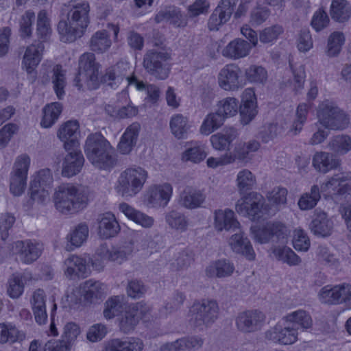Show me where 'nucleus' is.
I'll return each mask as SVG.
<instances>
[{"mask_svg": "<svg viewBox=\"0 0 351 351\" xmlns=\"http://www.w3.org/2000/svg\"><path fill=\"white\" fill-rule=\"evenodd\" d=\"M84 153L88 161L99 169L110 170L117 162L114 148L100 133L88 136Z\"/></svg>", "mask_w": 351, "mask_h": 351, "instance_id": "obj_1", "label": "nucleus"}, {"mask_svg": "<svg viewBox=\"0 0 351 351\" xmlns=\"http://www.w3.org/2000/svg\"><path fill=\"white\" fill-rule=\"evenodd\" d=\"M57 210L62 213H75L86 207L88 202V189L70 184H62L54 193Z\"/></svg>", "mask_w": 351, "mask_h": 351, "instance_id": "obj_2", "label": "nucleus"}, {"mask_svg": "<svg viewBox=\"0 0 351 351\" xmlns=\"http://www.w3.org/2000/svg\"><path fill=\"white\" fill-rule=\"evenodd\" d=\"M147 177V172L141 167L128 168L119 177L117 191L123 197H134L141 191Z\"/></svg>", "mask_w": 351, "mask_h": 351, "instance_id": "obj_3", "label": "nucleus"}, {"mask_svg": "<svg viewBox=\"0 0 351 351\" xmlns=\"http://www.w3.org/2000/svg\"><path fill=\"white\" fill-rule=\"evenodd\" d=\"M219 308L214 300L195 301L190 309V324L200 330L210 326L218 318Z\"/></svg>", "mask_w": 351, "mask_h": 351, "instance_id": "obj_4", "label": "nucleus"}, {"mask_svg": "<svg viewBox=\"0 0 351 351\" xmlns=\"http://www.w3.org/2000/svg\"><path fill=\"white\" fill-rule=\"evenodd\" d=\"M318 123L326 129L342 130L349 124L348 115L333 101L325 100L317 110Z\"/></svg>", "mask_w": 351, "mask_h": 351, "instance_id": "obj_5", "label": "nucleus"}, {"mask_svg": "<svg viewBox=\"0 0 351 351\" xmlns=\"http://www.w3.org/2000/svg\"><path fill=\"white\" fill-rule=\"evenodd\" d=\"M250 231L253 239L260 244H285L287 242V228L281 222L268 221L263 225L251 227Z\"/></svg>", "mask_w": 351, "mask_h": 351, "instance_id": "obj_6", "label": "nucleus"}, {"mask_svg": "<svg viewBox=\"0 0 351 351\" xmlns=\"http://www.w3.org/2000/svg\"><path fill=\"white\" fill-rule=\"evenodd\" d=\"M102 81L112 88H116L124 81L128 86L134 85L139 90L145 88V84L133 75L129 64L126 62H119L108 68L102 77Z\"/></svg>", "mask_w": 351, "mask_h": 351, "instance_id": "obj_7", "label": "nucleus"}, {"mask_svg": "<svg viewBox=\"0 0 351 351\" xmlns=\"http://www.w3.org/2000/svg\"><path fill=\"white\" fill-rule=\"evenodd\" d=\"M99 64L93 53H84L79 60V70L74 79V85L80 89L83 83L90 88H95L98 81Z\"/></svg>", "mask_w": 351, "mask_h": 351, "instance_id": "obj_8", "label": "nucleus"}, {"mask_svg": "<svg viewBox=\"0 0 351 351\" xmlns=\"http://www.w3.org/2000/svg\"><path fill=\"white\" fill-rule=\"evenodd\" d=\"M171 58L165 51L151 49L143 57V66L147 72L158 80H165L170 73V65L167 61Z\"/></svg>", "mask_w": 351, "mask_h": 351, "instance_id": "obj_9", "label": "nucleus"}, {"mask_svg": "<svg viewBox=\"0 0 351 351\" xmlns=\"http://www.w3.org/2000/svg\"><path fill=\"white\" fill-rule=\"evenodd\" d=\"M29 165L30 158L27 154H21L15 160L10 178V190L15 196L24 193Z\"/></svg>", "mask_w": 351, "mask_h": 351, "instance_id": "obj_10", "label": "nucleus"}, {"mask_svg": "<svg viewBox=\"0 0 351 351\" xmlns=\"http://www.w3.org/2000/svg\"><path fill=\"white\" fill-rule=\"evenodd\" d=\"M265 202L262 195L251 192L237 202L235 210L244 217H249L253 220L258 219L263 214Z\"/></svg>", "mask_w": 351, "mask_h": 351, "instance_id": "obj_11", "label": "nucleus"}, {"mask_svg": "<svg viewBox=\"0 0 351 351\" xmlns=\"http://www.w3.org/2000/svg\"><path fill=\"white\" fill-rule=\"evenodd\" d=\"M12 248L21 263L29 265L39 258L44 246L36 240L26 239L14 242Z\"/></svg>", "mask_w": 351, "mask_h": 351, "instance_id": "obj_12", "label": "nucleus"}, {"mask_svg": "<svg viewBox=\"0 0 351 351\" xmlns=\"http://www.w3.org/2000/svg\"><path fill=\"white\" fill-rule=\"evenodd\" d=\"M265 321V314L258 310H248L240 313L236 318L237 329L243 333L256 332Z\"/></svg>", "mask_w": 351, "mask_h": 351, "instance_id": "obj_13", "label": "nucleus"}, {"mask_svg": "<svg viewBox=\"0 0 351 351\" xmlns=\"http://www.w3.org/2000/svg\"><path fill=\"white\" fill-rule=\"evenodd\" d=\"M298 329L277 324L265 332L266 340L281 345H291L298 341Z\"/></svg>", "mask_w": 351, "mask_h": 351, "instance_id": "obj_14", "label": "nucleus"}, {"mask_svg": "<svg viewBox=\"0 0 351 351\" xmlns=\"http://www.w3.org/2000/svg\"><path fill=\"white\" fill-rule=\"evenodd\" d=\"M90 6L88 2L71 0L61 8L62 18L71 19L85 25L89 24Z\"/></svg>", "mask_w": 351, "mask_h": 351, "instance_id": "obj_15", "label": "nucleus"}, {"mask_svg": "<svg viewBox=\"0 0 351 351\" xmlns=\"http://www.w3.org/2000/svg\"><path fill=\"white\" fill-rule=\"evenodd\" d=\"M241 71L235 64H229L223 67L218 75L219 86L225 90L234 91L241 87Z\"/></svg>", "mask_w": 351, "mask_h": 351, "instance_id": "obj_16", "label": "nucleus"}, {"mask_svg": "<svg viewBox=\"0 0 351 351\" xmlns=\"http://www.w3.org/2000/svg\"><path fill=\"white\" fill-rule=\"evenodd\" d=\"M87 27L73 19L62 18L58 24V32L62 42L73 43L83 36Z\"/></svg>", "mask_w": 351, "mask_h": 351, "instance_id": "obj_17", "label": "nucleus"}, {"mask_svg": "<svg viewBox=\"0 0 351 351\" xmlns=\"http://www.w3.org/2000/svg\"><path fill=\"white\" fill-rule=\"evenodd\" d=\"M238 0H221L210 16L208 25L210 30H217L230 19Z\"/></svg>", "mask_w": 351, "mask_h": 351, "instance_id": "obj_18", "label": "nucleus"}, {"mask_svg": "<svg viewBox=\"0 0 351 351\" xmlns=\"http://www.w3.org/2000/svg\"><path fill=\"white\" fill-rule=\"evenodd\" d=\"M172 193V186L169 183L152 185L147 191V204L152 207L165 208L170 201Z\"/></svg>", "mask_w": 351, "mask_h": 351, "instance_id": "obj_19", "label": "nucleus"}, {"mask_svg": "<svg viewBox=\"0 0 351 351\" xmlns=\"http://www.w3.org/2000/svg\"><path fill=\"white\" fill-rule=\"evenodd\" d=\"M134 250V242L132 239L121 243L117 247H113L109 250L106 245H101L97 250V254L101 258L108 261L121 263L126 260Z\"/></svg>", "mask_w": 351, "mask_h": 351, "instance_id": "obj_20", "label": "nucleus"}, {"mask_svg": "<svg viewBox=\"0 0 351 351\" xmlns=\"http://www.w3.org/2000/svg\"><path fill=\"white\" fill-rule=\"evenodd\" d=\"M64 274L69 278H86L90 273L87 261L77 255H70L64 261Z\"/></svg>", "mask_w": 351, "mask_h": 351, "instance_id": "obj_21", "label": "nucleus"}, {"mask_svg": "<svg viewBox=\"0 0 351 351\" xmlns=\"http://www.w3.org/2000/svg\"><path fill=\"white\" fill-rule=\"evenodd\" d=\"M45 47L43 41L35 42L28 46L25 51L22 65L27 73L34 74V70L41 61Z\"/></svg>", "mask_w": 351, "mask_h": 351, "instance_id": "obj_22", "label": "nucleus"}, {"mask_svg": "<svg viewBox=\"0 0 351 351\" xmlns=\"http://www.w3.org/2000/svg\"><path fill=\"white\" fill-rule=\"evenodd\" d=\"M204 339L199 335H194L166 343L160 347V351H191L200 349Z\"/></svg>", "mask_w": 351, "mask_h": 351, "instance_id": "obj_23", "label": "nucleus"}, {"mask_svg": "<svg viewBox=\"0 0 351 351\" xmlns=\"http://www.w3.org/2000/svg\"><path fill=\"white\" fill-rule=\"evenodd\" d=\"M79 123L77 121H68L58 130V136L64 143V147L69 151L78 146Z\"/></svg>", "mask_w": 351, "mask_h": 351, "instance_id": "obj_24", "label": "nucleus"}, {"mask_svg": "<svg viewBox=\"0 0 351 351\" xmlns=\"http://www.w3.org/2000/svg\"><path fill=\"white\" fill-rule=\"evenodd\" d=\"M229 244L234 252L244 256L250 261L255 258V252L252 245L247 237H244V234L240 228L232 235Z\"/></svg>", "mask_w": 351, "mask_h": 351, "instance_id": "obj_25", "label": "nucleus"}, {"mask_svg": "<svg viewBox=\"0 0 351 351\" xmlns=\"http://www.w3.org/2000/svg\"><path fill=\"white\" fill-rule=\"evenodd\" d=\"M243 104L240 106L241 121L242 124H248L256 115V98L253 90H245L242 97Z\"/></svg>", "mask_w": 351, "mask_h": 351, "instance_id": "obj_26", "label": "nucleus"}, {"mask_svg": "<svg viewBox=\"0 0 351 351\" xmlns=\"http://www.w3.org/2000/svg\"><path fill=\"white\" fill-rule=\"evenodd\" d=\"M84 163V158L80 151L69 152L64 158L62 174L70 178L79 173Z\"/></svg>", "mask_w": 351, "mask_h": 351, "instance_id": "obj_27", "label": "nucleus"}, {"mask_svg": "<svg viewBox=\"0 0 351 351\" xmlns=\"http://www.w3.org/2000/svg\"><path fill=\"white\" fill-rule=\"evenodd\" d=\"M214 226L217 231H237L240 224L234 217L232 210H218L215 212Z\"/></svg>", "mask_w": 351, "mask_h": 351, "instance_id": "obj_28", "label": "nucleus"}, {"mask_svg": "<svg viewBox=\"0 0 351 351\" xmlns=\"http://www.w3.org/2000/svg\"><path fill=\"white\" fill-rule=\"evenodd\" d=\"M251 49L252 46L247 41L236 38L224 47L221 53L226 58L237 60L247 56Z\"/></svg>", "mask_w": 351, "mask_h": 351, "instance_id": "obj_29", "label": "nucleus"}, {"mask_svg": "<svg viewBox=\"0 0 351 351\" xmlns=\"http://www.w3.org/2000/svg\"><path fill=\"white\" fill-rule=\"evenodd\" d=\"M140 129L141 125L136 122L127 128L118 144V150L121 154L130 153L136 144Z\"/></svg>", "mask_w": 351, "mask_h": 351, "instance_id": "obj_30", "label": "nucleus"}, {"mask_svg": "<svg viewBox=\"0 0 351 351\" xmlns=\"http://www.w3.org/2000/svg\"><path fill=\"white\" fill-rule=\"evenodd\" d=\"M99 234L103 239L114 237L119 231L120 227L114 215L111 213L101 214L98 218Z\"/></svg>", "mask_w": 351, "mask_h": 351, "instance_id": "obj_31", "label": "nucleus"}, {"mask_svg": "<svg viewBox=\"0 0 351 351\" xmlns=\"http://www.w3.org/2000/svg\"><path fill=\"white\" fill-rule=\"evenodd\" d=\"M314 234L326 237L331 234L333 223L324 212H317L309 225Z\"/></svg>", "mask_w": 351, "mask_h": 351, "instance_id": "obj_32", "label": "nucleus"}, {"mask_svg": "<svg viewBox=\"0 0 351 351\" xmlns=\"http://www.w3.org/2000/svg\"><path fill=\"white\" fill-rule=\"evenodd\" d=\"M205 198V195L201 191L186 188L181 193L178 202L185 208L195 209L201 206Z\"/></svg>", "mask_w": 351, "mask_h": 351, "instance_id": "obj_33", "label": "nucleus"}, {"mask_svg": "<svg viewBox=\"0 0 351 351\" xmlns=\"http://www.w3.org/2000/svg\"><path fill=\"white\" fill-rule=\"evenodd\" d=\"M119 208L128 219L143 228H149L154 225V219L153 217L134 209L127 203L120 204Z\"/></svg>", "mask_w": 351, "mask_h": 351, "instance_id": "obj_34", "label": "nucleus"}, {"mask_svg": "<svg viewBox=\"0 0 351 351\" xmlns=\"http://www.w3.org/2000/svg\"><path fill=\"white\" fill-rule=\"evenodd\" d=\"M165 219L169 228L184 232L188 230L189 220L184 213L177 209H172L165 213Z\"/></svg>", "mask_w": 351, "mask_h": 351, "instance_id": "obj_35", "label": "nucleus"}, {"mask_svg": "<svg viewBox=\"0 0 351 351\" xmlns=\"http://www.w3.org/2000/svg\"><path fill=\"white\" fill-rule=\"evenodd\" d=\"M339 165V160L328 152H316L313 158V165L315 169L324 173L337 168Z\"/></svg>", "mask_w": 351, "mask_h": 351, "instance_id": "obj_36", "label": "nucleus"}, {"mask_svg": "<svg viewBox=\"0 0 351 351\" xmlns=\"http://www.w3.org/2000/svg\"><path fill=\"white\" fill-rule=\"evenodd\" d=\"M234 267L229 261L221 259L211 263L206 268V274L209 278H226L231 276Z\"/></svg>", "mask_w": 351, "mask_h": 351, "instance_id": "obj_37", "label": "nucleus"}, {"mask_svg": "<svg viewBox=\"0 0 351 351\" xmlns=\"http://www.w3.org/2000/svg\"><path fill=\"white\" fill-rule=\"evenodd\" d=\"M169 128L171 134L177 139H183L186 138L191 125L187 117L182 114H173L169 121Z\"/></svg>", "mask_w": 351, "mask_h": 351, "instance_id": "obj_38", "label": "nucleus"}, {"mask_svg": "<svg viewBox=\"0 0 351 351\" xmlns=\"http://www.w3.org/2000/svg\"><path fill=\"white\" fill-rule=\"evenodd\" d=\"M26 338L25 333L12 324H0V343H21Z\"/></svg>", "mask_w": 351, "mask_h": 351, "instance_id": "obj_39", "label": "nucleus"}, {"mask_svg": "<svg viewBox=\"0 0 351 351\" xmlns=\"http://www.w3.org/2000/svg\"><path fill=\"white\" fill-rule=\"evenodd\" d=\"M157 23L168 21L177 27H184L186 21L180 10L175 7H169L160 10L155 16Z\"/></svg>", "mask_w": 351, "mask_h": 351, "instance_id": "obj_40", "label": "nucleus"}, {"mask_svg": "<svg viewBox=\"0 0 351 351\" xmlns=\"http://www.w3.org/2000/svg\"><path fill=\"white\" fill-rule=\"evenodd\" d=\"M84 298L90 302L101 299L106 293V286L99 281L88 280L84 283Z\"/></svg>", "mask_w": 351, "mask_h": 351, "instance_id": "obj_41", "label": "nucleus"}, {"mask_svg": "<svg viewBox=\"0 0 351 351\" xmlns=\"http://www.w3.org/2000/svg\"><path fill=\"white\" fill-rule=\"evenodd\" d=\"M330 14L335 21L343 23L351 16V7L346 0H332Z\"/></svg>", "mask_w": 351, "mask_h": 351, "instance_id": "obj_42", "label": "nucleus"}, {"mask_svg": "<svg viewBox=\"0 0 351 351\" xmlns=\"http://www.w3.org/2000/svg\"><path fill=\"white\" fill-rule=\"evenodd\" d=\"M118 321L119 329L124 334L133 331L138 324V316L130 305L120 313Z\"/></svg>", "mask_w": 351, "mask_h": 351, "instance_id": "obj_43", "label": "nucleus"}, {"mask_svg": "<svg viewBox=\"0 0 351 351\" xmlns=\"http://www.w3.org/2000/svg\"><path fill=\"white\" fill-rule=\"evenodd\" d=\"M207 156L205 145L199 141H192L182 154V159L194 163L204 160Z\"/></svg>", "mask_w": 351, "mask_h": 351, "instance_id": "obj_44", "label": "nucleus"}, {"mask_svg": "<svg viewBox=\"0 0 351 351\" xmlns=\"http://www.w3.org/2000/svg\"><path fill=\"white\" fill-rule=\"evenodd\" d=\"M62 110V106L59 102H53L47 105L43 110V116L40 122L42 127H51L58 120Z\"/></svg>", "mask_w": 351, "mask_h": 351, "instance_id": "obj_45", "label": "nucleus"}, {"mask_svg": "<svg viewBox=\"0 0 351 351\" xmlns=\"http://www.w3.org/2000/svg\"><path fill=\"white\" fill-rule=\"evenodd\" d=\"M237 130L230 128L224 133H218L210 137L213 147L217 150H223L237 137Z\"/></svg>", "mask_w": 351, "mask_h": 351, "instance_id": "obj_46", "label": "nucleus"}, {"mask_svg": "<svg viewBox=\"0 0 351 351\" xmlns=\"http://www.w3.org/2000/svg\"><path fill=\"white\" fill-rule=\"evenodd\" d=\"M51 73L54 91L58 99H61L64 95V88L66 84L65 71L61 65L56 64L53 67Z\"/></svg>", "mask_w": 351, "mask_h": 351, "instance_id": "obj_47", "label": "nucleus"}, {"mask_svg": "<svg viewBox=\"0 0 351 351\" xmlns=\"http://www.w3.org/2000/svg\"><path fill=\"white\" fill-rule=\"evenodd\" d=\"M272 252L278 261L287 263L290 266L298 265L301 258L290 248L287 246L274 247Z\"/></svg>", "mask_w": 351, "mask_h": 351, "instance_id": "obj_48", "label": "nucleus"}, {"mask_svg": "<svg viewBox=\"0 0 351 351\" xmlns=\"http://www.w3.org/2000/svg\"><path fill=\"white\" fill-rule=\"evenodd\" d=\"M224 120L225 118L223 114L218 110L215 113L208 114L200 127L201 134L209 135L220 128L223 125Z\"/></svg>", "mask_w": 351, "mask_h": 351, "instance_id": "obj_49", "label": "nucleus"}, {"mask_svg": "<svg viewBox=\"0 0 351 351\" xmlns=\"http://www.w3.org/2000/svg\"><path fill=\"white\" fill-rule=\"evenodd\" d=\"M329 149L337 155L346 154L351 150V137L348 135H337L328 143Z\"/></svg>", "mask_w": 351, "mask_h": 351, "instance_id": "obj_50", "label": "nucleus"}, {"mask_svg": "<svg viewBox=\"0 0 351 351\" xmlns=\"http://www.w3.org/2000/svg\"><path fill=\"white\" fill-rule=\"evenodd\" d=\"M111 45V40L106 30L95 32L90 40V47L97 53L106 51Z\"/></svg>", "mask_w": 351, "mask_h": 351, "instance_id": "obj_51", "label": "nucleus"}, {"mask_svg": "<svg viewBox=\"0 0 351 351\" xmlns=\"http://www.w3.org/2000/svg\"><path fill=\"white\" fill-rule=\"evenodd\" d=\"M285 319L287 322L300 326L304 330L309 329L313 326L311 316L304 310H298L289 313L285 317Z\"/></svg>", "mask_w": 351, "mask_h": 351, "instance_id": "obj_52", "label": "nucleus"}, {"mask_svg": "<svg viewBox=\"0 0 351 351\" xmlns=\"http://www.w3.org/2000/svg\"><path fill=\"white\" fill-rule=\"evenodd\" d=\"M345 42V37L342 32H334L328 38L326 53L329 57L337 56L341 51Z\"/></svg>", "mask_w": 351, "mask_h": 351, "instance_id": "obj_53", "label": "nucleus"}, {"mask_svg": "<svg viewBox=\"0 0 351 351\" xmlns=\"http://www.w3.org/2000/svg\"><path fill=\"white\" fill-rule=\"evenodd\" d=\"M51 32L49 19L45 10H40L38 14L36 23V34L43 41L47 40Z\"/></svg>", "mask_w": 351, "mask_h": 351, "instance_id": "obj_54", "label": "nucleus"}, {"mask_svg": "<svg viewBox=\"0 0 351 351\" xmlns=\"http://www.w3.org/2000/svg\"><path fill=\"white\" fill-rule=\"evenodd\" d=\"M237 187L241 194L252 189L256 184L255 176L248 169L240 171L237 177Z\"/></svg>", "mask_w": 351, "mask_h": 351, "instance_id": "obj_55", "label": "nucleus"}, {"mask_svg": "<svg viewBox=\"0 0 351 351\" xmlns=\"http://www.w3.org/2000/svg\"><path fill=\"white\" fill-rule=\"evenodd\" d=\"M320 191L317 185L311 187L310 193L304 194L298 201V206L302 210L314 208L320 199Z\"/></svg>", "mask_w": 351, "mask_h": 351, "instance_id": "obj_56", "label": "nucleus"}, {"mask_svg": "<svg viewBox=\"0 0 351 351\" xmlns=\"http://www.w3.org/2000/svg\"><path fill=\"white\" fill-rule=\"evenodd\" d=\"M88 236V227L86 223L78 224L68 235L67 238L71 245L80 247L86 240Z\"/></svg>", "mask_w": 351, "mask_h": 351, "instance_id": "obj_57", "label": "nucleus"}, {"mask_svg": "<svg viewBox=\"0 0 351 351\" xmlns=\"http://www.w3.org/2000/svg\"><path fill=\"white\" fill-rule=\"evenodd\" d=\"M343 173H337L332 176L328 181L321 185L319 191L327 195H341L340 188L343 182Z\"/></svg>", "mask_w": 351, "mask_h": 351, "instance_id": "obj_58", "label": "nucleus"}, {"mask_svg": "<svg viewBox=\"0 0 351 351\" xmlns=\"http://www.w3.org/2000/svg\"><path fill=\"white\" fill-rule=\"evenodd\" d=\"M239 106V101L237 99L227 97L219 102L217 110L226 119L228 117L234 116L237 113Z\"/></svg>", "mask_w": 351, "mask_h": 351, "instance_id": "obj_59", "label": "nucleus"}, {"mask_svg": "<svg viewBox=\"0 0 351 351\" xmlns=\"http://www.w3.org/2000/svg\"><path fill=\"white\" fill-rule=\"evenodd\" d=\"M123 305L119 296H114L109 298L105 303L104 316L108 319H112L119 315L123 311Z\"/></svg>", "mask_w": 351, "mask_h": 351, "instance_id": "obj_60", "label": "nucleus"}, {"mask_svg": "<svg viewBox=\"0 0 351 351\" xmlns=\"http://www.w3.org/2000/svg\"><path fill=\"white\" fill-rule=\"evenodd\" d=\"M284 32L282 26L280 25H274L265 27L259 34V40L265 44L272 43L276 40L279 36Z\"/></svg>", "mask_w": 351, "mask_h": 351, "instance_id": "obj_61", "label": "nucleus"}, {"mask_svg": "<svg viewBox=\"0 0 351 351\" xmlns=\"http://www.w3.org/2000/svg\"><path fill=\"white\" fill-rule=\"evenodd\" d=\"M260 147V143L256 140H250L247 143H240L234 147V152L237 154L239 160H245L248 158L250 152L257 151Z\"/></svg>", "mask_w": 351, "mask_h": 351, "instance_id": "obj_62", "label": "nucleus"}, {"mask_svg": "<svg viewBox=\"0 0 351 351\" xmlns=\"http://www.w3.org/2000/svg\"><path fill=\"white\" fill-rule=\"evenodd\" d=\"M35 20V14L27 10L21 16L19 20L20 33L23 38L29 37L32 32V24Z\"/></svg>", "mask_w": 351, "mask_h": 351, "instance_id": "obj_63", "label": "nucleus"}, {"mask_svg": "<svg viewBox=\"0 0 351 351\" xmlns=\"http://www.w3.org/2000/svg\"><path fill=\"white\" fill-rule=\"evenodd\" d=\"M245 76L251 82L263 83L267 78V73L261 66L251 65L246 69Z\"/></svg>", "mask_w": 351, "mask_h": 351, "instance_id": "obj_64", "label": "nucleus"}]
</instances>
